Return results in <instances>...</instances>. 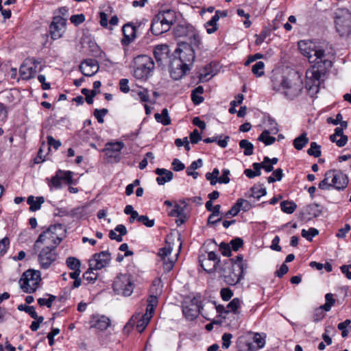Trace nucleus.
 I'll return each instance as SVG.
<instances>
[{
    "label": "nucleus",
    "mask_w": 351,
    "mask_h": 351,
    "mask_svg": "<svg viewBox=\"0 0 351 351\" xmlns=\"http://www.w3.org/2000/svg\"><path fill=\"white\" fill-rule=\"evenodd\" d=\"M162 291V280H160V278L155 279L153 281L152 286L151 287V290H150L151 294L147 300V304H149V301L151 298H155L156 300V306H157L158 303V296L161 294Z\"/></svg>",
    "instance_id": "27"
},
{
    "label": "nucleus",
    "mask_w": 351,
    "mask_h": 351,
    "mask_svg": "<svg viewBox=\"0 0 351 351\" xmlns=\"http://www.w3.org/2000/svg\"><path fill=\"white\" fill-rule=\"evenodd\" d=\"M66 265L70 269H80V262L75 257H69L66 259Z\"/></svg>",
    "instance_id": "55"
},
{
    "label": "nucleus",
    "mask_w": 351,
    "mask_h": 351,
    "mask_svg": "<svg viewBox=\"0 0 351 351\" xmlns=\"http://www.w3.org/2000/svg\"><path fill=\"white\" fill-rule=\"evenodd\" d=\"M94 269H89L83 274V278L85 280L90 283H94L97 278V274L93 272Z\"/></svg>",
    "instance_id": "54"
},
{
    "label": "nucleus",
    "mask_w": 351,
    "mask_h": 351,
    "mask_svg": "<svg viewBox=\"0 0 351 351\" xmlns=\"http://www.w3.org/2000/svg\"><path fill=\"white\" fill-rule=\"evenodd\" d=\"M241 300L239 298H235L228 304L227 308L229 309V311H232L234 313H237V309L241 306Z\"/></svg>",
    "instance_id": "56"
},
{
    "label": "nucleus",
    "mask_w": 351,
    "mask_h": 351,
    "mask_svg": "<svg viewBox=\"0 0 351 351\" xmlns=\"http://www.w3.org/2000/svg\"><path fill=\"white\" fill-rule=\"evenodd\" d=\"M99 64L95 59H87L84 60L80 66V70L83 75L90 77L94 75L99 71Z\"/></svg>",
    "instance_id": "22"
},
{
    "label": "nucleus",
    "mask_w": 351,
    "mask_h": 351,
    "mask_svg": "<svg viewBox=\"0 0 351 351\" xmlns=\"http://www.w3.org/2000/svg\"><path fill=\"white\" fill-rule=\"evenodd\" d=\"M172 250L171 243L166 242L165 246L160 248L158 252V256L160 258V261L162 262V267L166 272H169L173 269L177 259L178 254L175 255V257H170Z\"/></svg>",
    "instance_id": "12"
},
{
    "label": "nucleus",
    "mask_w": 351,
    "mask_h": 351,
    "mask_svg": "<svg viewBox=\"0 0 351 351\" xmlns=\"http://www.w3.org/2000/svg\"><path fill=\"white\" fill-rule=\"evenodd\" d=\"M332 173H334V169L329 170L325 173L324 179L322 180L319 184V188L320 189L328 190L332 187V182L330 184L328 183L329 179L332 180L333 176Z\"/></svg>",
    "instance_id": "38"
},
{
    "label": "nucleus",
    "mask_w": 351,
    "mask_h": 351,
    "mask_svg": "<svg viewBox=\"0 0 351 351\" xmlns=\"http://www.w3.org/2000/svg\"><path fill=\"white\" fill-rule=\"evenodd\" d=\"M40 280L39 271L28 269L23 274L19 284L24 292L32 293L36 291Z\"/></svg>",
    "instance_id": "7"
},
{
    "label": "nucleus",
    "mask_w": 351,
    "mask_h": 351,
    "mask_svg": "<svg viewBox=\"0 0 351 351\" xmlns=\"http://www.w3.org/2000/svg\"><path fill=\"white\" fill-rule=\"evenodd\" d=\"M156 16L169 29L177 19L176 12L171 9L163 10L159 12Z\"/></svg>",
    "instance_id": "23"
},
{
    "label": "nucleus",
    "mask_w": 351,
    "mask_h": 351,
    "mask_svg": "<svg viewBox=\"0 0 351 351\" xmlns=\"http://www.w3.org/2000/svg\"><path fill=\"white\" fill-rule=\"evenodd\" d=\"M306 133H302L293 141V146L297 150L302 149L308 143Z\"/></svg>",
    "instance_id": "35"
},
{
    "label": "nucleus",
    "mask_w": 351,
    "mask_h": 351,
    "mask_svg": "<svg viewBox=\"0 0 351 351\" xmlns=\"http://www.w3.org/2000/svg\"><path fill=\"white\" fill-rule=\"evenodd\" d=\"M195 60V52L193 47L186 43H180L173 53L171 62V77L178 80L190 70V66Z\"/></svg>",
    "instance_id": "1"
},
{
    "label": "nucleus",
    "mask_w": 351,
    "mask_h": 351,
    "mask_svg": "<svg viewBox=\"0 0 351 351\" xmlns=\"http://www.w3.org/2000/svg\"><path fill=\"white\" fill-rule=\"evenodd\" d=\"M220 294L224 301H228L233 295L232 291L229 288H223L221 289Z\"/></svg>",
    "instance_id": "63"
},
{
    "label": "nucleus",
    "mask_w": 351,
    "mask_h": 351,
    "mask_svg": "<svg viewBox=\"0 0 351 351\" xmlns=\"http://www.w3.org/2000/svg\"><path fill=\"white\" fill-rule=\"evenodd\" d=\"M264 62L262 61H259L253 65L252 71L256 76L261 77L264 74Z\"/></svg>",
    "instance_id": "51"
},
{
    "label": "nucleus",
    "mask_w": 351,
    "mask_h": 351,
    "mask_svg": "<svg viewBox=\"0 0 351 351\" xmlns=\"http://www.w3.org/2000/svg\"><path fill=\"white\" fill-rule=\"evenodd\" d=\"M93 322L92 327L100 330H106L110 324V319L104 315L95 317Z\"/></svg>",
    "instance_id": "31"
},
{
    "label": "nucleus",
    "mask_w": 351,
    "mask_h": 351,
    "mask_svg": "<svg viewBox=\"0 0 351 351\" xmlns=\"http://www.w3.org/2000/svg\"><path fill=\"white\" fill-rule=\"evenodd\" d=\"M174 35L176 37L187 38L191 43L195 46H198L201 41L197 31L191 24L183 23L178 24L174 28Z\"/></svg>",
    "instance_id": "9"
},
{
    "label": "nucleus",
    "mask_w": 351,
    "mask_h": 351,
    "mask_svg": "<svg viewBox=\"0 0 351 351\" xmlns=\"http://www.w3.org/2000/svg\"><path fill=\"white\" fill-rule=\"evenodd\" d=\"M48 295H49V298H47V299L42 298H40L38 299V304L40 306H46L48 308L51 307L52 304H53V301H55L56 297L55 295H49V294Z\"/></svg>",
    "instance_id": "49"
},
{
    "label": "nucleus",
    "mask_w": 351,
    "mask_h": 351,
    "mask_svg": "<svg viewBox=\"0 0 351 351\" xmlns=\"http://www.w3.org/2000/svg\"><path fill=\"white\" fill-rule=\"evenodd\" d=\"M242 255H238L236 259L226 258L218 266L217 271L220 276L229 285H235L243 278L247 263L243 261Z\"/></svg>",
    "instance_id": "2"
},
{
    "label": "nucleus",
    "mask_w": 351,
    "mask_h": 351,
    "mask_svg": "<svg viewBox=\"0 0 351 351\" xmlns=\"http://www.w3.org/2000/svg\"><path fill=\"white\" fill-rule=\"evenodd\" d=\"M152 32L156 36L161 35L162 34L167 32L170 29L165 25L156 15L153 19L151 25Z\"/></svg>",
    "instance_id": "25"
},
{
    "label": "nucleus",
    "mask_w": 351,
    "mask_h": 351,
    "mask_svg": "<svg viewBox=\"0 0 351 351\" xmlns=\"http://www.w3.org/2000/svg\"><path fill=\"white\" fill-rule=\"evenodd\" d=\"M128 231L125 226L122 224L117 225L114 230H112L109 232V237L112 240H115L117 242L123 241L122 237L127 234Z\"/></svg>",
    "instance_id": "28"
},
{
    "label": "nucleus",
    "mask_w": 351,
    "mask_h": 351,
    "mask_svg": "<svg viewBox=\"0 0 351 351\" xmlns=\"http://www.w3.org/2000/svg\"><path fill=\"white\" fill-rule=\"evenodd\" d=\"M73 173L71 171L58 170V176H60L61 180L65 181L68 184H71L73 182Z\"/></svg>",
    "instance_id": "47"
},
{
    "label": "nucleus",
    "mask_w": 351,
    "mask_h": 351,
    "mask_svg": "<svg viewBox=\"0 0 351 351\" xmlns=\"http://www.w3.org/2000/svg\"><path fill=\"white\" fill-rule=\"evenodd\" d=\"M332 175L331 180L332 187L338 191L344 190L347 187L349 182L347 175L335 169H334V173H332Z\"/></svg>",
    "instance_id": "21"
},
{
    "label": "nucleus",
    "mask_w": 351,
    "mask_h": 351,
    "mask_svg": "<svg viewBox=\"0 0 351 351\" xmlns=\"http://www.w3.org/2000/svg\"><path fill=\"white\" fill-rule=\"evenodd\" d=\"M280 208L284 213L291 214L295 210L297 205L293 202L282 201L280 203Z\"/></svg>",
    "instance_id": "42"
},
{
    "label": "nucleus",
    "mask_w": 351,
    "mask_h": 351,
    "mask_svg": "<svg viewBox=\"0 0 351 351\" xmlns=\"http://www.w3.org/2000/svg\"><path fill=\"white\" fill-rule=\"evenodd\" d=\"M306 71V83L311 88L312 86H318L319 80L324 71L319 69L322 64H315Z\"/></svg>",
    "instance_id": "18"
},
{
    "label": "nucleus",
    "mask_w": 351,
    "mask_h": 351,
    "mask_svg": "<svg viewBox=\"0 0 351 351\" xmlns=\"http://www.w3.org/2000/svg\"><path fill=\"white\" fill-rule=\"evenodd\" d=\"M108 110L106 108L103 109H95L94 111V116L97 119V121L99 123H103L104 120V117L106 116V114L108 113Z\"/></svg>",
    "instance_id": "57"
},
{
    "label": "nucleus",
    "mask_w": 351,
    "mask_h": 351,
    "mask_svg": "<svg viewBox=\"0 0 351 351\" xmlns=\"http://www.w3.org/2000/svg\"><path fill=\"white\" fill-rule=\"evenodd\" d=\"M70 20L75 25H79L85 21V16L83 14H75L71 16Z\"/></svg>",
    "instance_id": "62"
},
{
    "label": "nucleus",
    "mask_w": 351,
    "mask_h": 351,
    "mask_svg": "<svg viewBox=\"0 0 351 351\" xmlns=\"http://www.w3.org/2000/svg\"><path fill=\"white\" fill-rule=\"evenodd\" d=\"M210 69V66L207 65L204 67V71L201 73L199 75V81L202 82H207L209 80L212 78V77L214 75L212 72L209 71L208 70Z\"/></svg>",
    "instance_id": "52"
},
{
    "label": "nucleus",
    "mask_w": 351,
    "mask_h": 351,
    "mask_svg": "<svg viewBox=\"0 0 351 351\" xmlns=\"http://www.w3.org/2000/svg\"><path fill=\"white\" fill-rule=\"evenodd\" d=\"M34 250L38 254V261L40 267L43 269H48L56 260V248L43 246L39 249Z\"/></svg>",
    "instance_id": "11"
},
{
    "label": "nucleus",
    "mask_w": 351,
    "mask_h": 351,
    "mask_svg": "<svg viewBox=\"0 0 351 351\" xmlns=\"http://www.w3.org/2000/svg\"><path fill=\"white\" fill-rule=\"evenodd\" d=\"M243 204L248 206L249 203L247 200L243 199H239L236 204L225 214L226 217L236 216L241 210Z\"/></svg>",
    "instance_id": "33"
},
{
    "label": "nucleus",
    "mask_w": 351,
    "mask_h": 351,
    "mask_svg": "<svg viewBox=\"0 0 351 351\" xmlns=\"http://www.w3.org/2000/svg\"><path fill=\"white\" fill-rule=\"evenodd\" d=\"M265 340L261 337L259 333H255L253 337V342H247L246 343L248 351H256L265 346Z\"/></svg>",
    "instance_id": "26"
},
{
    "label": "nucleus",
    "mask_w": 351,
    "mask_h": 351,
    "mask_svg": "<svg viewBox=\"0 0 351 351\" xmlns=\"http://www.w3.org/2000/svg\"><path fill=\"white\" fill-rule=\"evenodd\" d=\"M119 88L120 90L124 93H128L130 90V88L129 86V80L128 79H121L119 81Z\"/></svg>",
    "instance_id": "61"
},
{
    "label": "nucleus",
    "mask_w": 351,
    "mask_h": 351,
    "mask_svg": "<svg viewBox=\"0 0 351 351\" xmlns=\"http://www.w3.org/2000/svg\"><path fill=\"white\" fill-rule=\"evenodd\" d=\"M321 147L316 142H311L310 148L307 150V153L310 156L318 158L321 156Z\"/></svg>",
    "instance_id": "48"
},
{
    "label": "nucleus",
    "mask_w": 351,
    "mask_h": 351,
    "mask_svg": "<svg viewBox=\"0 0 351 351\" xmlns=\"http://www.w3.org/2000/svg\"><path fill=\"white\" fill-rule=\"evenodd\" d=\"M154 117L158 122L161 123L163 125H168L171 123V119L167 108L162 109L160 114L156 113Z\"/></svg>",
    "instance_id": "36"
},
{
    "label": "nucleus",
    "mask_w": 351,
    "mask_h": 351,
    "mask_svg": "<svg viewBox=\"0 0 351 351\" xmlns=\"http://www.w3.org/2000/svg\"><path fill=\"white\" fill-rule=\"evenodd\" d=\"M298 48L301 53L308 58L311 63L330 64V62L324 60L325 52L320 48H315L311 42L300 40L298 42Z\"/></svg>",
    "instance_id": "6"
},
{
    "label": "nucleus",
    "mask_w": 351,
    "mask_h": 351,
    "mask_svg": "<svg viewBox=\"0 0 351 351\" xmlns=\"http://www.w3.org/2000/svg\"><path fill=\"white\" fill-rule=\"evenodd\" d=\"M205 27L206 28L207 33L210 34L217 30V24L213 22L212 20H209L206 23Z\"/></svg>",
    "instance_id": "64"
},
{
    "label": "nucleus",
    "mask_w": 351,
    "mask_h": 351,
    "mask_svg": "<svg viewBox=\"0 0 351 351\" xmlns=\"http://www.w3.org/2000/svg\"><path fill=\"white\" fill-rule=\"evenodd\" d=\"M133 93H136L138 96L141 101L147 102L149 101V96L147 89L136 85V88L133 87Z\"/></svg>",
    "instance_id": "39"
},
{
    "label": "nucleus",
    "mask_w": 351,
    "mask_h": 351,
    "mask_svg": "<svg viewBox=\"0 0 351 351\" xmlns=\"http://www.w3.org/2000/svg\"><path fill=\"white\" fill-rule=\"evenodd\" d=\"M66 20L60 16H53L49 25V32L52 39L56 40L62 36L66 31Z\"/></svg>",
    "instance_id": "17"
},
{
    "label": "nucleus",
    "mask_w": 351,
    "mask_h": 351,
    "mask_svg": "<svg viewBox=\"0 0 351 351\" xmlns=\"http://www.w3.org/2000/svg\"><path fill=\"white\" fill-rule=\"evenodd\" d=\"M123 147L124 143L121 141L107 143L103 149L107 161L110 163L119 161L121 150Z\"/></svg>",
    "instance_id": "14"
},
{
    "label": "nucleus",
    "mask_w": 351,
    "mask_h": 351,
    "mask_svg": "<svg viewBox=\"0 0 351 351\" xmlns=\"http://www.w3.org/2000/svg\"><path fill=\"white\" fill-rule=\"evenodd\" d=\"M134 220H136L147 228L153 227L155 223L154 219H149L146 215H139L138 212L134 210H133V221Z\"/></svg>",
    "instance_id": "34"
},
{
    "label": "nucleus",
    "mask_w": 351,
    "mask_h": 351,
    "mask_svg": "<svg viewBox=\"0 0 351 351\" xmlns=\"http://www.w3.org/2000/svg\"><path fill=\"white\" fill-rule=\"evenodd\" d=\"M169 47L166 45L156 47L154 54L158 62L162 63L168 59Z\"/></svg>",
    "instance_id": "30"
},
{
    "label": "nucleus",
    "mask_w": 351,
    "mask_h": 351,
    "mask_svg": "<svg viewBox=\"0 0 351 351\" xmlns=\"http://www.w3.org/2000/svg\"><path fill=\"white\" fill-rule=\"evenodd\" d=\"M258 140L263 142L265 145H270L274 143L276 138L269 136V132L268 130H264L258 136Z\"/></svg>",
    "instance_id": "41"
},
{
    "label": "nucleus",
    "mask_w": 351,
    "mask_h": 351,
    "mask_svg": "<svg viewBox=\"0 0 351 351\" xmlns=\"http://www.w3.org/2000/svg\"><path fill=\"white\" fill-rule=\"evenodd\" d=\"M27 202L29 205V210L34 212L40 208L41 205L45 202V199L43 197L35 198L34 196H29L27 199Z\"/></svg>",
    "instance_id": "32"
},
{
    "label": "nucleus",
    "mask_w": 351,
    "mask_h": 351,
    "mask_svg": "<svg viewBox=\"0 0 351 351\" xmlns=\"http://www.w3.org/2000/svg\"><path fill=\"white\" fill-rule=\"evenodd\" d=\"M325 299L326 303L321 306V308L326 311H329L331 309V307L335 304L336 300L333 298V294L330 293L326 294Z\"/></svg>",
    "instance_id": "44"
},
{
    "label": "nucleus",
    "mask_w": 351,
    "mask_h": 351,
    "mask_svg": "<svg viewBox=\"0 0 351 351\" xmlns=\"http://www.w3.org/2000/svg\"><path fill=\"white\" fill-rule=\"evenodd\" d=\"M169 215L171 217H179V219L176 220L178 225L184 223L186 219V215H184V208L178 204L174 205L173 208L169 212Z\"/></svg>",
    "instance_id": "29"
},
{
    "label": "nucleus",
    "mask_w": 351,
    "mask_h": 351,
    "mask_svg": "<svg viewBox=\"0 0 351 351\" xmlns=\"http://www.w3.org/2000/svg\"><path fill=\"white\" fill-rule=\"evenodd\" d=\"M265 194L266 189L261 184H256L252 187L250 197L258 199Z\"/></svg>",
    "instance_id": "37"
},
{
    "label": "nucleus",
    "mask_w": 351,
    "mask_h": 351,
    "mask_svg": "<svg viewBox=\"0 0 351 351\" xmlns=\"http://www.w3.org/2000/svg\"><path fill=\"white\" fill-rule=\"evenodd\" d=\"M156 307V300L155 298H151L149 301V304L147 305L145 313L142 315L136 322V329L138 332H142L146 328L150 319L153 317Z\"/></svg>",
    "instance_id": "15"
},
{
    "label": "nucleus",
    "mask_w": 351,
    "mask_h": 351,
    "mask_svg": "<svg viewBox=\"0 0 351 351\" xmlns=\"http://www.w3.org/2000/svg\"><path fill=\"white\" fill-rule=\"evenodd\" d=\"M111 260L110 254L108 251H102L93 255L89 260V267L92 269L99 270L109 265Z\"/></svg>",
    "instance_id": "16"
},
{
    "label": "nucleus",
    "mask_w": 351,
    "mask_h": 351,
    "mask_svg": "<svg viewBox=\"0 0 351 351\" xmlns=\"http://www.w3.org/2000/svg\"><path fill=\"white\" fill-rule=\"evenodd\" d=\"M99 93L100 90H90L87 88L82 89V93L86 97V101L88 104H92L93 103V97Z\"/></svg>",
    "instance_id": "43"
},
{
    "label": "nucleus",
    "mask_w": 351,
    "mask_h": 351,
    "mask_svg": "<svg viewBox=\"0 0 351 351\" xmlns=\"http://www.w3.org/2000/svg\"><path fill=\"white\" fill-rule=\"evenodd\" d=\"M112 289L116 295L128 297L132 294V276L129 273L120 274L114 280Z\"/></svg>",
    "instance_id": "8"
},
{
    "label": "nucleus",
    "mask_w": 351,
    "mask_h": 351,
    "mask_svg": "<svg viewBox=\"0 0 351 351\" xmlns=\"http://www.w3.org/2000/svg\"><path fill=\"white\" fill-rule=\"evenodd\" d=\"M60 230L62 228L60 225L49 227L39 235L34 244V249H39L43 246L56 248L62 240L58 234V231Z\"/></svg>",
    "instance_id": "5"
},
{
    "label": "nucleus",
    "mask_w": 351,
    "mask_h": 351,
    "mask_svg": "<svg viewBox=\"0 0 351 351\" xmlns=\"http://www.w3.org/2000/svg\"><path fill=\"white\" fill-rule=\"evenodd\" d=\"M144 27L145 25L143 23H139L138 26L133 25V40L135 39V38L138 37L140 35L143 34L144 33Z\"/></svg>",
    "instance_id": "58"
},
{
    "label": "nucleus",
    "mask_w": 351,
    "mask_h": 351,
    "mask_svg": "<svg viewBox=\"0 0 351 351\" xmlns=\"http://www.w3.org/2000/svg\"><path fill=\"white\" fill-rule=\"evenodd\" d=\"M336 29L341 36H348L351 34V13L348 10L342 12L336 17Z\"/></svg>",
    "instance_id": "13"
},
{
    "label": "nucleus",
    "mask_w": 351,
    "mask_h": 351,
    "mask_svg": "<svg viewBox=\"0 0 351 351\" xmlns=\"http://www.w3.org/2000/svg\"><path fill=\"white\" fill-rule=\"evenodd\" d=\"M37 64L34 59H26L19 69L21 76L24 80L34 77L36 73Z\"/></svg>",
    "instance_id": "19"
},
{
    "label": "nucleus",
    "mask_w": 351,
    "mask_h": 351,
    "mask_svg": "<svg viewBox=\"0 0 351 351\" xmlns=\"http://www.w3.org/2000/svg\"><path fill=\"white\" fill-rule=\"evenodd\" d=\"M318 234V230L314 228H311L308 230H306L304 229L302 230V236L308 241H311L313 237H315Z\"/></svg>",
    "instance_id": "53"
},
{
    "label": "nucleus",
    "mask_w": 351,
    "mask_h": 351,
    "mask_svg": "<svg viewBox=\"0 0 351 351\" xmlns=\"http://www.w3.org/2000/svg\"><path fill=\"white\" fill-rule=\"evenodd\" d=\"M20 311H25L28 313L32 318H37V313L35 311V308L33 306H27L25 304H19L17 307Z\"/></svg>",
    "instance_id": "46"
},
{
    "label": "nucleus",
    "mask_w": 351,
    "mask_h": 351,
    "mask_svg": "<svg viewBox=\"0 0 351 351\" xmlns=\"http://www.w3.org/2000/svg\"><path fill=\"white\" fill-rule=\"evenodd\" d=\"M243 245V241L241 238H235L232 239L230 243V245L231 247V249L234 251H237L240 247H241Z\"/></svg>",
    "instance_id": "60"
},
{
    "label": "nucleus",
    "mask_w": 351,
    "mask_h": 351,
    "mask_svg": "<svg viewBox=\"0 0 351 351\" xmlns=\"http://www.w3.org/2000/svg\"><path fill=\"white\" fill-rule=\"evenodd\" d=\"M219 171L218 169L215 168L213 172H208L206 173V180L210 181L211 185H215L218 182Z\"/></svg>",
    "instance_id": "45"
},
{
    "label": "nucleus",
    "mask_w": 351,
    "mask_h": 351,
    "mask_svg": "<svg viewBox=\"0 0 351 351\" xmlns=\"http://www.w3.org/2000/svg\"><path fill=\"white\" fill-rule=\"evenodd\" d=\"M133 75L141 81H146L153 73L154 62L151 57L142 55L133 60Z\"/></svg>",
    "instance_id": "4"
},
{
    "label": "nucleus",
    "mask_w": 351,
    "mask_h": 351,
    "mask_svg": "<svg viewBox=\"0 0 351 351\" xmlns=\"http://www.w3.org/2000/svg\"><path fill=\"white\" fill-rule=\"evenodd\" d=\"M128 27H132V23H128L122 27V32L124 37L121 40V43L124 46L128 45L131 42L130 35L126 33V29Z\"/></svg>",
    "instance_id": "50"
},
{
    "label": "nucleus",
    "mask_w": 351,
    "mask_h": 351,
    "mask_svg": "<svg viewBox=\"0 0 351 351\" xmlns=\"http://www.w3.org/2000/svg\"><path fill=\"white\" fill-rule=\"evenodd\" d=\"M239 147L243 149L245 156H251L253 154L254 145L248 140L243 139L239 142Z\"/></svg>",
    "instance_id": "40"
},
{
    "label": "nucleus",
    "mask_w": 351,
    "mask_h": 351,
    "mask_svg": "<svg viewBox=\"0 0 351 351\" xmlns=\"http://www.w3.org/2000/svg\"><path fill=\"white\" fill-rule=\"evenodd\" d=\"M219 250L223 256L227 257L231 256V247L230 244L226 243L224 242L221 243L219 245Z\"/></svg>",
    "instance_id": "59"
},
{
    "label": "nucleus",
    "mask_w": 351,
    "mask_h": 351,
    "mask_svg": "<svg viewBox=\"0 0 351 351\" xmlns=\"http://www.w3.org/2000/svg\"><path fill=\"white\" fill-rule=\"evenodd\" d=\"M201 298L199 295L195 296L189 304H184L182 307V312L185 317L189 320L195 319L199 313L205 318L206 315L204 313V306L202 304Z\"/></svg>",
    "instance_id": "10"
},
{
    "label": "nucleus",
    "mask_w": 351,
    "mask_h": 351,
    "mask_svg": "<svg viewBox=\"0 0 351 351\" xmlns=\"http://www.w3.org/2000/svg\"><path fill=\"white\" fill-rule=\"evenodd\" d=\"M202 267L206 271L210 273L217 270L219 263L217 255L214 252L208 254V258L199 260Z\"/></svg>",
    "instance_id": "20"
},
{
    "label": "nucleus",
    "mask_w": 351,
    "mask_h": 351,
    "mask_svg": "<svg viewBox=\"0 0 351 351\" xmlns=\"http://www.w3.org/2000/svg\"><path fill=\"white\" fill-rule=\"evenodd\" d=\"M272 87L274 90L293 99L301 93L303 89V82L299 73L294 72L288 76H274Z\"/></svg>",
    "instance_id": "3"
},
{
    "label": "nucleus",
    "mask_w": 351,
    "mask_h": 351,
    "mask_svg": "<svg viewBox=\"0 0 351 351\" xmlns=\"http://www.w3.org/2000/svg\"><path fill=\"white\" fill-rule=\"evenodd\" d=\"M155 173L158 176L156 180L159 185H163L170 182L173 177L172 171L163 168L156 169Z\"/></svg>",
    "instance_id": "24"
}]
</instances>
